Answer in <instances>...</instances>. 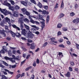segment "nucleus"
I'll return each mask as SVG.
<instances>
[{"instance_id": "f257e3e1", "label": "nucleus", "mask_w": 79, "mask_h": 79, "mask_svg": "<svg viewBox=\"0 0 79 79\" xmlns=\"http://www.w3.org/2000/svg\"><path fill=\"white\" fill-rule=\"evenodd\" d=\"M24 25L27 31H29L27 33L28 37L29 38L31 37H32V35H33V34L29 31V30H30V27H29V26L26 25L25 24H24Z\"/></svg>"}, {"instance_id": "f03ea898", "label": "nucleus", "mask_w": 79, "mask_h": 79, "mask_svg": "<svg viewBox=\"0 0 79 79\" xmlns=\"http://www.w3.org/2000/svg\"><path fill=\"white\" fill-rule=\"evenodd\" d=\"M0 11L1 13H3L5 16H6L8 15H12L11 12L8 11L6 9H2L1 8H0Z\"/></svg>"}, {"instance_id": "7ed1b4c3", "label": "nucleus", "mask_w": 79, "mask_h": 79, "mask_svg": "<svg viewBox=\"0 0 79 79\" xmlns=\"http://www.w3.org/2000/svg\"><path fill=\"white\" fill-rule=\"evenodd\" d=\"M19 23L20 24V27L21 29H23V27H24L23 26V20H21L19 21Z\"/></svg>"}, {"instance_id": "20e7f679", "label": "nucleus", "mask_w": 79, "mask_h": 79, "mask_svg": "<svg viewBox=\"0 0 79 79\" xmlns=\"http://www.w3.org/2000/svg\"><path fill=\"white\" fill-rule=\"evenodd\" d=\"M73 23H75V24H77L79 22V19L78 18H76V19H74L73 21Z\"/></svg>"}, {"instance_id": "39448f33", "label": "nucleus", "mask_w": 79, "mask_h": 79, "mask_svg": "<svg viewBox=\"0 0 79 79\" xmlns=\"http://www.w3.org/2000/svg\"><path fill=\"white\" fill-rule=\"evenodd\" d=\"M12 26L14 28H15L16 29H17L18 31H20V28H19V27H17L16 25H15V24H13L12 25Z\"/></svg>"}, {"instance_id": "423d86ee", "label": "nucleus", "mask_w": 79, "mask_h": 79, "mask_svg": "<svg viewBox=\"0 0 79 79\" xmlns=\"http://www.w3.org/2000/svg\"><path fill=\"white\" fill-rule=\"evenodd\" d=\"M13 15L14 17H18V16H19V15L18 14V12L16 11L15 12Z\"/></svg>"}, {"instance_id": "0eeeda50", "label": "nucleus", "mask_w": 79, "mask_h": 79, "mask_svg": "<svg viewBox=\"0 0 79 79\" xmlns=\"http://www.w3.org/2000/svg\"><path fill=\"white\" fill-rule=\"evenodd\" d=\"M50 40H51L52 42H54V43H55V44H57V43H58L57 41H54L55 40H56L55 38H50Z\"/></svg>"}, {"instance_id": "6e6552de", "label": "nucleus", "mask_w": 79, "mask_h": 79, "mask_svg": "<svg viewBox=\"0 0 79 79\" xmlns=\"http://www.w3.org/2000/svg\"><path fill=\"white\" fill-rule=\"evenodd\" d=\"M35 45L34 44V43H32L31 44V47H30V48L31 49H34L35 48Z\"/></svg>"}, {"instance_id": "1a4fd4ad", "label": "nucleus", "mask_w": 79, "mask_h": 79, "mask_svg": "<svg viewBox=\"0 0 79 79\" xmlns=\"http://www.w3.org/2000/svg\"><path fill=\"white\" fill-rule=\"evenodd\" d=\"M9 32L10 33V34H12L13 37H15L16 34L15 33H14V32L12 31H10Z\"/></svg>"}, {"instance_id": "9d476101", "label": "nucleus", "mask_w": 79, "mask_h": 79, "mask_svg": "<svg viewBox=\"0 0 79 79\" xmlns=\"http://www.w3.org/2000/svg\"><path fill=\"white\" fill-rule=\"evenodd\" d=\"M39 19H40V20H41L42 21H45L44 19L42 18H43L42 15H39Z\"/></svg>"}, {"instance_id": "9b49d317", "label": "nucleus", "mask_w": 79, "mask_h": 79, "mask_svg": "<svg viewBox=\"0 0 79 79\" xmlns=\"http://www.w3.org/2000/svg\"><path fill=\"white\" fill-rule=\"evenodd\" d=\"M49 20H50V16L49 15H48L47 17L46 24H48V22H49Z\"/></svg>"}, {"instance_id": "f8f14e48", "label": "nucleus", "mask_w": 79, "mask_h": 79, "mask_svg": "<svg viewBox=\"0 0 79 79\" xmlns=\"http://www.w3.org/2000/svg\"><path fill=\"white\" fill-rule=\"evenodd\" d=\"M37 6H39L40 8H41L43 7L42 4L40 2H38V4H37Z\"/></svg>"}, {"instance_id": "ddd939ff", "label": "nucleus", "mask_w": 79, "mask_h": 79, "mask_svg": "<svg viewBox=\"0 0 79 79\" xmlns=\"http://www.w3.org/2000/svg\"><path fill=\"white\" fill-rule=\"evenodd\" d=\"M42 13L43 15H45L46 14H47V15H48L49 14V12H47V11L45 10H44L42 11Z\"/></svg>"}, {"instance_id": "4468645a", "label": "nucleus", "mask_w": 79, "mask_h": 79, "mask_svg": "<svg viewBox=\"0 0 79 79\" xmlns=\"http://www.w3.org/2000/svg\"><path fill=\"white\" fill-rule=\"evenodd\" d=\"M64 15L63 14V13H61L58 16V18H63V17H64Z\"/></svg>"}, {"instance_id": "2eb2a0df", "label": "nucleus", "mask_w": 79, "mask_h": 79, "mask_svg": "<svg viewBox=\"0 0 79 79\" xmlns=\"http://www.w3.org/2000/svg\"><path fill=\"white\" fill-rule=\"evenodd\" d=\"M5 22H7V23H9V22H10V19L8 17H6L5 18Z\"/></svg>"}, {"instance_id": "dca6fc26", "label": "nucleus", "mask_w": 79, "mask_h": 79, "mask_svg": "<svg viewBox=\"0 0 79 79\" xmlns=\"http://www.w3.org/2000/svg\"><path fill=\"white\" fill-rule=\"evenodd\" d=\"M4 70L6 72H8V73H9V74H13V72H10V71H9V70H7L6 69H4Z\"/></svg>"}, {"instance_id": "f3484780", "label": "nucleus", "mask_w": 79, "mask_h": 79, "mask_svg": "<svg viewBox=\"0 0 79 79\" xmlns=\"http://www.w3.org/2000/svg\"><path fill=\"white\" fill-rule=\"evenodd\" d=\"M15 35L17 37L19 38L21 36V35L19 33H17L15 34Z\"/></svg>"}, {"instance_id": "a211bd4d", "label": "nucleus", "mask_w": 79, "mask_h": 79, "mask_svg": "<svg viewBox=\"0 0 79 79\" xmlns=\"http://www.w3.org/2000/svg\"><path fill=\"white\" fill-rule=\"evenodd\" d=\"M10 60L12 63H15V58H10Z\"/></svg>"}, {"instance_id": "6ab92c4d", "label": "nucleus", "mask_w": 79, "mask_h": 79, "mask_svg": "<svg viewBox=\"0 0 79 79\" xmlns=\"http://www.w3.org/2000/svg\"><path fill=\"white\" fill-rule=\"evenodd\" d=\"M65 76H66V77H70V76H71V73H70L69 72H68L67 73L65 74Z\"/></svg>"}, {"instance_id": "aec40b11", "label": "nucleus", "mask_w": 79, "mask_h": 79, "mask_svg": "<svg viewBox=\"0 0 79 79\" xmlns=\"http://www.w3.org/2000/svg\"><path fill=\"white\" fill-rule=\"evenodd\" d=\"M21 11H22V12L23 13V14H24V15L25 14V13H26V12L27 11V10H26V9L25 8L22 9H21Z\"/></svg>"}, {"instance_id": "412c9836", "label": "nucleus", "mask_w": 79, "mask_h": 79, "mask_svg": "<svg viewBox=\"0 0 79 79\" xmlns=\"http://www.w3.org/2000/svg\"><path fill=\"white\" fill-rule=\"evenodd\" d=\"M21 3L24 5V6H27V3L25 2L21 1L20 2Z\"/></svg>"}, {"instance_id": "4be33fe9", "label": "nucleus", "mask_w": 79, "mask_h": 79, "mask_svg": "<svg viewBox=\"0 0 79 79\" xmlns=\"http://www.w3.org/2000/svg\"><path fill=\"white\" fill-rule=\"evenodd\" d=\"M25 14H26L27 16H29L31 15L30 12H28L27 11H26V12L25 13Z\"/></svg>"}, {"instance_id": "5701e85b", "label": "nucleus", "mask_w": 79, "mask_h": 79, "mask_svg": "<svg viewBox=\"0 0 79 79\" xmlns=\"http://www.w3.org/2000/svg\"><path fill=\"white\" fill-rule=\"evenodd\" d=\"M63 7H64V3H63V1H62L61 5L60 6V7L61 8L63 9Z\"/></svg>"}, {"instance_id": "b1692460", "label": "nucleus", "mask_w": 79, "mask_h": 79, "mask_svg": "<svg viewBox=\"0 0 79 79\" xmlns=\"http://www.w3.org/2000/svg\"><path fill=\"white\" fill-rule=\"evenodd\" d=\"M2 49L4 50L5 52H7V48L6 46H3L2 47Z\"/></svg>"}, {"instance_id": "393cba45", "label": "nucleus", "mask_w": 79, "mask_h": 79, "mask_svg": "<svg viewBox=\"0 0 79 79\" xmlns=\"http://www.w3.org/2000/svg\"><path fill=\"white\" fill-rule=\"evenodd\" d=\"M31 27L35 28L36 29H39V27H37L35 25H31Z\"/></svg>"}, {"instance_id": "a878e982", "label": "nucleus", "mask_w": 79, "mask_h": 79, "mask_svg": "<svg viewBox=\"0 0 79 79\" xmlns=\"http://www.w3.org/2000/svg\"><path fill=\"white\" fill-rule=\"evenodd\" d=\"M24 21L25 22V23H28L29 22V19L27 18H25L24 19Z\"/></svg>"}, {"instance_id": "bb28decb", "label": "nucleus", "mask_w": 79, "mask_h": 79, "mask_svg": "<svg viewBox=\"0 0 79 79\" xmlns=\"http://www.w3.org/2000/svg\"><path fill=\"white\" fill-rule=\"evenodd\" d=\"M62 27V25L61 24H58L57 25V28H61Z\"/></svg>"}, {"instance_id": "cd10ccee", "label": "nucleus", "mask_w": 79, "mask_h": 79, "mask_svg": "<svg viewBox=\"0 0 79 79\" xmlns=\"http://www.w3.org/2000/svg\"><path fill=\"white\" fill-rule=\"evenodd\" d=\"M5 32V30H0V33L1 34H4Z\"/></svg>"}, {"instance_id": "c85d7f7f", "label": "nucleus", "mask_w": 79, "mask_h": 79, "mask_svg": "<svg viewBox=\"0 0 79 79\" xmlns=\"http://www.w3.org/2000/svg\"><path fill=\"white\" fill-rule=\"evenodd\" d=\"M1 52L2 53H5V51L2 49L1 50V51H0V57H1L2 56V55H1Z\"/></svg>"}, {"instance_id": "c756f323", "label": "nucleus", "mask_w": 79, "mask_h": 79, "mask_svg": "<svg viewBox=\"0 0 79 79\" xmlns=\"http://www.w3.org/2000/svg\"><path fill=\"white\" fill-rule=\"evenodd\" d=\"M2 79H8L4 75H2Z\"/></svg>"}, {"instance_id": "7c9ffc66", "label": "nucleus", "mask_w": 79, "mask_h": 79, "mask_svg": "<svg viewBox=\"0 0 79 79\" xmlns=\"http://www.w3.org/2000/svg\"><path fill=\"white\" fill-rule=\"evenodd\" d=\"M20 8V7L19 6H18V5H16L15 6V10H19V9Z\"/></svg>"}, {"instance_id": "2f4dec72", "label": "nucleus", "mask_w": 79, "mask_h": 79, "mask_svg": "<svg viewBox=\"0 0 79 79\" xmlns=\"http://www.w3.org/2000/svg\"><path fill=\"white\" fill-rule=\"evenodd\" d=\"M43 8H44L45 10H47L48 9V6H43Z\"/></svg>"}, {"instance_id": "473e14b6", "label": "nucleus", "mask_w": 79, "mask_h": 79, "mask_svg": "<svg viewBox=\"0 0 79 79\" xmlns=\"http://www.w3.org/2000/svg\"><path fill=\"white\" fill-rule=\"evenodd\" d=\"M9 9L10 10H11L12 11H13L14 10V8H13V7L10 6L9 7Z\"/></svg>"}, {"instance_id": "72a5a7b5", "label": "nucleus", "mask_w": 79, "mask_h": 79, "mask_svg": "<svg viewBox=\"0 0 79 79\" xmlns=\"http://www.w3.org/2000/svg\"><path fill=\"white\" fill-rule=\"evenodd\" d=\"M4 59L6 60H10V58H9L7 56H5L4 57Z\"/></svg>"}, {"instance_id": "f704fd0d", "label": "nucleus", "mask_w": 79, "mask_h": 79, "mask_svg": "<svg viewBox=\"0 0 79 79\" xmlns=\"http://www.w3.org/2000/svg\"><path fill=\"white\" fill-rule=\"evenodd\" d=\"M2 63H3V64H5V66H8V64H7V63H6V62L4 61H2Z\"/></svg>"}, {"instance_id": "c9c22d12", "label": "nucleus", "mask_w": 79, "mask_h": 79, "mask_svg": "<svg viewBox=\"0 0 79 79\" xmlns=\"http://www.w3.org/2000/svg\"><path fill=\"white\" fill-rule=\"evenodd\" d=\"M70 15L71 16H74L75 15V13L74 12H72L70 13Z\"/></svg>"}, {"instance_id": "e433bc0d", "label": "nucleus", "mask_w": 79, "mask_h": 79, "mask_svg": "<svg viewBox=\"0 0 79 79\" xmlns=\"http://www.w3.org/2000/svg\"><path fill=\"white\" fill-rule=\"evenodd\" d=\"M30 22L33 24H34L35 23V21H34L33 19H32L30 20Z\"/></svg>"}, {"instance_id": "4c0bfd02", "label": "nucleus", "mask_w": 79, "mask_h": 79, "mask_svg": "<svg viewBox=\"0 0 79 79\" xmlns=\"http://www.w3.org/2000/svg\"><path fill=\"white\" fill-rule=\"evenodd\" d=\"M63 30L64 31H66L68 30V28L67 27H63L62 28Z\"/></svg>"}, {"instance_id": "58836bf2", "label": "nucleus", "mask_w": 79, "mask_h": 79, "mask_svg": "<svg viewBox=\"0 0 79 79\" xmlns=\"http://www.w3.org/2000/svg\"><path fill=\"white\" fill-rule=\"evenodd\" d=\"M45 22V21H43L42 22H41V23L42 25L43 26H45V22Z\"/></svg>"}, {"instance_id": "ea45409f", "label": "nucleus", "mask_w": 79, "mask_h": 79, "mask_svg": "<svg viewBox=\"0 0 79 79\" xmlns=\"http://www.w3.org/2000/svg\"><path fill=\"white\" fill-rule=\"evenodd\" d=\"M6 6H8V7H10L11 6V4L9 3H7L6 4Z\"/></svg>"}, {"instance_id": "a19ab883", "label": "nucleus", "mask_w": 79, "mask_h": 79, "mask_svg": "<svg viewBox=\"0 0 79 79\" xmlns=\"http://www.w3.org/2000/svg\"><path fill=\"white\" fill-rule=\"evenodd\" d=\"M26 60L25 59L24 60H23V61H22L21 62V65H22V64H23L24 63H25V61H26Z\"/></svg>"}, {"instance_id": "79ce46f5", "label": "nucleus", "mask_w": 79, "mask_h": 79, "mask_svg": "<svg viewBox=\"0 0 79 79\" xmlns=\"http://www.w3.org/2000/svg\"><path fill=\"white\" fill-rule=\"evenodd\" d=\"M76 46L77 47V49H78V50H79V44H76Z\"/></svg>"}, {"instance_id": "37998d69", "label": "nucleus", "mask_w": 79, "mask_h": 79, "mask_svg": "<svg viewBox=\"0 0 79 79\" xmlns=\"http://www.w3.org/2000/svg\"><path fill=\"white\" fill-rule=\"evenodd\" d=\"M33 66L34 67H35V66H36V62H34Z\"/></svg>"}, {"instance_id": "c03bdc74", "label": "nucleus", "mask_w": 79, "mask_h": 79, "mask_svg": "<svg viewBox=\"0 0 79 79\" xmlns=\"http://www.w3.org/2000/svg\"><path fill=\"white\" fill-rule=\"evenodd\" d=\"M74 8L75 9H76V8H78V5H77V4H76L74 6Z\"/></svg>"}, {"instance_id": "a18cd8bd", "label": "nucleus", "mask_w": 79, "mask_h": 79, "mask_svg": "<svg viewBox=\"0 0 79 79\" xmlns=\"http://www.w3.org/2000/svg\"><path fill=\"white\" fill-rule=\"evenodd\" d=\"M58 8V3H56V6H55V8Z\"/></svg>"}, {"instance_id": "49530a36", "label": "nucleus", "mask_w": 79, "mask_h": 79, "mask_svg": "<svg viewBox=\"0 0 79 79\" xmlns=\"http://www.w3.org/2000/svg\"><path fill=\"white\" fill-rule=\"evenodd\" d=\"M28 42H29L30 43H31V42H32V41L30 39H28L27 40Z\"/></svg>"}, {"instance_id": "de8ad7c7", "label": "nucleus", "mask_w": 79, "mask_h": 79, "mask_svg": "<svg viewBox=\"0 0 79 79\" xmlns=\"http://www.w3.org/2000/svg\"><path fill=\"white\" fill-rule=\"evenodd\" d=\"M36 63H37V64H39L40 62L39 61V60L38 59H36Z\"/></svg>"}, {"instance_id": "09e8293b", "label": "nucleus", "mask_w": 79, "mask_h": 79, "mask_svg": "<svg viewBox=\"0 0 79 79\" xmlns=\"http://www.w3.org/2000/svg\"><path fill=\"white\" fill-rule=\"evenodd\" d=\"M30 56H31V55L29 54L26 57V59H27V60H28V59H29V58Z\"/></svg>"}, {"instance_id": "8fccbe9b", "label": "nucleus", "mask_w": 79, "mask_h": 79, "mask_svg": "<svg viewBox=\"0 0 79 79\" xmlns=\"http://www.w3.org/2000/svg\"><path fill=\"white\" fill-rule=\"evenodd\" d=\"M59 46L60 47H62L63 48H64V46L63 45V44H60Z\"/></svg>"}, {"instance_id": "3c124183", "label": "nucleus", "mask_w": 79, "mask_h": 79, "mask_svg": "<svg viewBox=\"0 0 79 79\" xmlns=\"http://www.w3.org/2000/svg\"><path fill=\"white\" fill-rule=\"evenodd\" d=\"M10 3L12 5H14L15 4V2H14L13 1H10Z\"/></svg>"}, {"instance_id": "603ef678", "label": "nucleus", "mask_w": 79, "mask_h": 79, "mask_svg": "<svg viewBox=\"0 0 79 79\" xmlns=\"http://www.w3.org/2000/svg\"><path fill=\"white\" fill-rule=\"evenodd\" d=\"M31 17H32V16L30 15L28 16V19H30V20H31V19H32Z\"/></svg>"}, {"instance_id": "864d4df0", "label": "nucleus", "mask_w": 79, "mask_h": 79, "mask_svg": "<svg viewBox=\"0 0 79 79\" xmlns=\"http://www.w3.org/2000/svg\"><path fill=\"white\" fill-rule=\"evenodd\" d=\"M69 70L70 71H73V68H71V67H69Z\"/></svg>"}, {"instance_id": "5fc2aeb1", "label": "nucleus", "mask_w": 79, "mask_h": 79, "mask_svg": "<svg viewBox=\"0 0 79 79\" xmlns=\"http://www.w3.org/2000/svg\"><path fill=\"white\" fill-rule=\"evenodd\" d=\"M22 34L24 35H26V32H22Z\"/></svg>"}, {"instance_id": "6e6d98bb", "label": "nucleus", "mask_w": 79, "mask_h": 79, "mask_svg": "<svg viewBox=\"0 0 79 79\" xmlns=\"http://www.w3.org/2000/svg\"><path fill=\"white\" fill-rule=\"evenodd\" d=\"M21 76V75L20 74H19L17 75L16 76V77L17 78V79H18L19 77Z\"/></svg>"}, {"instance_id": "4d7b16f0", "label": "nucleus", "mask_w": 79, "mask_h": 79, "mask_svg": "<svg viewBox=\"0 0 79 79\" xmlns=\"http://www.w3.org/2000/svg\"><path fill=\"white\" fill-rule=\"evenodd\" d=\"M57 34H58V35L59 36V35H60L61 34V33L60 31H59L58 32Z\"/></svg>"}, {"instance_id": "13d9d810", "label": "nucleus", "mask_w": 79, "mask_h": 79, "mask_svg": "<svg viewBox=\"0 0 79 79\" xmlns=\"http://www.w3.org/2000/svg\"><path fill=\"white\" fill-rule=\"evenodd\" d=\"M35 33L36 34H37V35H39L40 34V32L38 31H36Z\"/></svg>"}, {"instance_id": "bf43d9fd", "label": "nucleus", "mask_w": 79, "mask_h": 79, "mask_svg": "<svg viewBox=\"0 0 79 79\" xmlns=\"http://www.w3.org/2000/svg\"><path fill=\"white\" fill-rule=\"evenodd\" d=\"M30 79H34V75H33L31 76V77L30 78Z\"/></svg>"}, {"instance_id": "052dcab7", "label": "nucleus", "mask_w": 79, "mask_h": 79, "mask_svg": "<svg viewBox=\"0 0 79 79\" xmlns=\"http://www.w3.org/2000/svg\"><path fill=\"white\" fill-rule=\"evenodd\" d=\"M66 43L68 45H70V44H71V43L70 42H69V41H67Z\"/></svg>"}, {"instance_id": "680f3d73", "label": "nucleus", "mask_w": 79, "mask_h": 79, "mask_svg": "<svg viewBox=\"0 0 79 79\" xmlns=\"http://www.w3.org/2000/svg\"><path fill=\"white\" fill-rule=\"evenodd\" d=\"M63 41V40L62 39H60L59 40V42H62Z\"/></svg>"}, {"instance_id": "e2e57ef3", "label": "nucleus", "mask_w": 79, "mask_h": 79, "mask_svg": "<svg viewBox=\"0 0 79 79\" xmlns=\"http://www.w3.org/2000/svg\"><path fill=\"white\" fill-rule=\"evenodd\" d=\"M5 28L6 30H8V26H5Z\"/></svg>"}, {"instance_id": "0e129e2a", "label": "nucleus", "mask_w": 79, "mask_h": 79, "mask_svg": "<svg viewBox=\"0 0 79 79\" xmlns=\"http://www.w3.org/2000/svg\"><path fill=\"white\" fill-rule=\"evenodd\" d=\"M16 65H12L11 67L12 68H16Z\"/></svg>"}, {"instance_id": "69168bd1", "label": "nucleus", "mask_w": 79, "mask_h": 79, "mask_svg": "<svg viewBox=\"0 0 79 79\" xmlns=\"http://www.w3.org/2000/svg\"><path fill=\"white\" fill-rule=\"evenodd\" d=\"M74 70L76 72H78V69L77 68H75Z\"/></svg>"}, {"instance_id": "338daca9", "label": "nucleus", "mask_w": 79, "mask_h": 79, "mask_svg": "<svg viewBox=\"0 0 79 79\" xmlns=\"http://www.w3.org/2000/svg\"><path fill=\"white\" fill-rule=\"evenodd\" d=\"M15 60H20V58H19V57H16L15 58Z\"/></svg>"}, {"instance_id": "774afa93", "label": "nucleus", "mask_w": 79, "mask_h": 79, "mask_svg": "<svg viewBox=\"0 0 79 79\" xmlns=\"http://www.w3.org/2000/svg\"><path fill=\"white\" fill-rule=\"evenodd\" d=\"M47 42L45 43L44 45V47H46V46L47 45Z\"/></svg>"}]
</instances>
